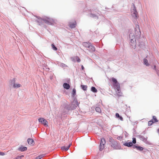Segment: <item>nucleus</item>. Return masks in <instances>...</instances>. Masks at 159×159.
Here are the masks:
<instances>
[{
	"instance_id": "nucleus-1",
	"label": "nucleus",
	"mask_w": 159,
	"mask_h": 159,
	"mask_svg": "<svg viewBox=\"0 0 159 159\" xmlns=\"http://www.w3.org/2000/svg\"><path fill=\"white\" fill-rule=\"evenodd\" d=\"M38 22L40 23V22H44L49 25H54L56 23V20H53L52 18L46 17L43 19L39 20Z\"/></svg>"
},
{
	"instance_id": "nucleus-2",
	"label": "nucleus",
	"mask_w": 159,
	"mask_h": 159,
	"mask_svg": "<svg viewBox=\"0 0 159 159\" xmlns=\"http://www.w3.org/2000/svg\"><path fill=\"white\" fill-rule=\"evenodd\" d=\"M109 142L111 143V147L114 149H120V146L119 143L116 141L114 140L111 137L110 138Z\"/></svg>"
},
{
	"instance_id": "nucleus-3",
	"label": "nucleus",
	"mask_w": 159,
	"mask_h": 159,
	"mask_svg": "<svg viewBox=\"0 0 159 159\" xmlns=\"http://www.w3.org/2000/svg\"><path fill=\"white\" fill-rule=\"evenodd\" d=\"M131 15L134 19H137L138 17V13L137 11L136 8L134 5L131 9Z\"/></svg>"
},
{
	"instance_id": "nucleus-4",
	"label": "nucleus",
	"mask_w": 159,
	"mask_h": 159,
	"mask_svg": "<svg viewBox=\"0 0 159 159\" xmlns=\"http://www.w3.org/2000/svg\"><path fill=\"white\" fill-rule=\"evenodd\" d=\"M111 80L113 82V85L114 89L119 90L120 87V84L117 82V80L113 77L111 78Z\"/></svg>"
},
{
	"instance_id": "nucleus-5",
	"label": "nucleus",
	"mask_w": 159,
	"mask_h": 159,
	"mask_svg": "<svg viewBox=\"0 0 159 159\" xmlns=\"http://www.w3.org/2000/svg\"><path fill=\"white\" fill-rule=\"evenodd\" d=\"M106 140L104 138H102L101 139L99 149L100 151L102 150L105 148V144L106 143Z\"/></svg>"
},
{
	"instance_id": "nucleus-6",
	"label": "nucleus",
	"mask_w": 159,
	"mask_h": 159,
	"mask_svg": "<svg viewBox=\"0 0 159 159\" xmlns=\"http://www.w3.org/2000/svg\"><path fill=\"white\" fill-rule=\"evenodd\" d=\"M38 121L45 126H48V122L47 120L43 118H40L38 119Z\"/></svg>"
},
{
	"instance_id": "nucleus-7",
	"label": "nucleus",
	"mask_w": 159,
	"mask_h": 159,
	"mask_svg": "<svg viewBox=\"0 0 159 159\" xmlns=\"http://www.w3.org/2000/svg\"><path fill=\"white\" fill-rule=\"evenodd\" d=\"M10 83L13 84V87L14 88H17L21 86V85L20 84H17L15 83V79L10 80Z\"/></svg>"
},
{
	"instance_id": "nucleus-8",
	"label": "nucleus",
	"mask_w": 159,
	"mask_h": 159,
	"mask_svg": "<svg viewBox=\"0 0 159 159\" xmlns=\"http://www.w3.org/2000/svg\"><path fill=\"white\" fill-rule=\"evenodd\" d=\"M27 141L28 144L29 145H31V146H33L34 145V140L31 138H29L27 140Z\"/></svg>"
},
{
	"instance_id": "nucleus-9",
	"label": "nucleus",
	"mask_w": 159,
	"mask_h": 159,
	"mask_svg": "<svg viewBox=\"0 0 159 159\" xmlns=\"http://www.w3.org/2000/svg\"><path fill=\"white\" fill-rule=\"evenodd\" d=\"M71 145V144L70 143L69 144V145L68 146L66 147V146H64L62 147H61V149L62 150L67 151L68 150V149H69V148H70V146Z\"/></svg>"
},
{
	"instance_id": "nucleus-10",
	"label": "nucleus",
	"mask_w": 159,
	"mask_h": 159,
	"mask_svg": "<svg viewBox=\"0 0 159 159\" xmlns=\"http://www.w3.org/2000/svg\"><path fill=\"white\" fill-rule=\"evenodd\" d=\"M116 90V92L118 96H122V93L120 91V88L119 89V90Z\"/></svg>"
},
{
	"instance_id": "nucleus-11",
	"label": "nucleus",
	"mask_w": 159,
	"mask_h": 159,
	"mask_svg": "<svg viewBox=\"0 0 159 159\" xmlns=\"http://www.w3.org/2000/svg\"><path fill=\"white\" fill-rule=\"evenodd\" d=\"M133 144L131 142H126L124 143V145L127 146L128 147H130L132 146Z\"/></svg>"
},
{
	"instance_id": "nucleus-12",
	"label": "nucleus",
	"mask_w": 159,
	"mask_h": 159,
	"mask_svg": "<svg viewBox=\"0 0 159 159\" xmlns=\"http://www.w3.org/2000/svg\"><path fill=\"white\" fill-rule=\"evenodd\" d=\"M27 148L26 147L21 146L19 148V150L21 151H24L26 150Z\"/></svg>"
},
{
	"instance_id": "nucleus-13",
	"label": "nucleus",
	"mask_w": 159,
	"mask_h": 159,
	"mask_svg": "<svg viewBox=\"0 0 159 159\" xmlns=\"http://www.w3.org/2000/svg\"><path fill=\"white\" fill-rule=\"evenodd\" d=\"M63 86L65 89H69L70 88V85L66 83H64L63 84Z\"/></svg>"
},
{
	"instance_id": "nucleus-14",
	"label": "nucleus",
	"mask_w": 159,
	"mask_h": 159,
	"mask_svg": "<svg viewBox=\"0 0 159 159\" xmlns=\"http://www.w3.org/2000/svg\"><path fill=\"white\" fill-rule=\"evenodd\" d=\"M70 27L71 28H73L75 27L76 26V22H75L74 23H70Z\"/></svg>"
},
{
	"instance_id": "nucleus-15",
	"label": "nucleus",
	"mask_w": 159,
	"mask_h": 159,
	"mask_svg": "<svg viewBox=\"0 0 159 159\" xmlns=\"http://www.w3.org/2000/svg\"><path fill=\"white\" fill-rule=\"evenodd\" d=\"M88 48H89V50L90 51L94 52L95 50V48L92 45H90L89 47Z\"/></svg>"
},
{
	"instance_id": "nucleus-16",
	"label": "nucleus",
	"mask_w": 159,
	"mask_h": 159,
	"mask_svg": "<svg viewBox=\"0 0 159 159\" xmlns=\"http://www.w3.org/2000/svg\"><path fill=\"white\" fill-rule=\"evenodd\" d=\"M83 45L86 48H89L90 45V43L86 42L83 43Z\"/></svg>"
},
{
	"instance_id": "nucleus-17",
	"label": "nucleus",
	"mask_w": 159,
	"mask_h": 159,
	"mask_svg": "<svg viewBox=\"0 0 159 159\" xmlns=\"http://www.w3.org/2000/svg\"><path fill=\"white\" fill-rule=\"evenodd\" d=\"M143 63L146 66H148L149 65V64L148 62V60L146 58H144L143 60Z\"/></svg>"
},
{
	"instance_id": "nucleus-18",
	"label": "nucleus",
	"mask_w": 159,
	"mask_h": 159,
	"mask_svg": "<svg viewBox=\"0 0 159 159\" xmlns=\"http://www.w3.org/2000/svg\"><path fill=\"white\" fill-rule=\"evenodd\" d=\"M131 36H132V39H131V43H132V41H133V42H134V40H134L135 39V36L134 35H133V34H131L129 35V37L130 38V37Z\"/></svg>"
},
{
	"instance_id": "nucleus-19",
	"label": "nucleus",
	"mask_w": 159,
	"mask_h": 159,
	"mask_svg": "<svg viewBox=\"0 0 159 159\" xmlns=\"http://www.w3.org/2000/svg\"><path fill=\"white\" fill-rule=\"evenodd\" d=\"M96 111L100 113L101 112V109L100 107H97L95 108Z\"/></svg>"
},
{
	"instance_id": "nucleus-20",
	"label": "nucleus",
	"mask_w": 159,
	"mask_h": 159,
	"mask_svg": "<svg viewBox=\"0 0 159 159\" xmlns=\"http://www.w3.org/2000/svg\"><path fill=\"white\" fill-rule=\"evenodd\" d=\"M116 117L119 118V119L121 120H123V118L121 116H120L119 114L118 113H116Z\"/></svg>"
},
{
	"instance_id": "nucleus-21",
	"label": "nucleus",
	"mask_w": 159,
	"mask_h": 159,
	"mask_svg": "<svg viewBox=\"0 0 159 159\" xmlns=\"http://www.w3.org/2000/svg\"><path fill=\"white\" fill-rule=\"evenodd\" d=\"M152 118L153 119L152 120H153L154 123L157 122L158 121V120H157L156 116H153Z\"/></svg>"
},
{
	"instance_id": "nucleus-22",
	"label": "nucleus",
	"mask_w": 159,
	"mask_h": 159,
	"mask_svg": "<svg viewBox=\"0 0 159 159\" xmlns=\"http://www.w3.org/2000/svg\"><path fill=\"white\" fill-rule=\"evenodd\" d=\"M91 90L94 93H96L97 92V89L94 87H92L91 88Z\"/></svg>"
},
{
	"instance_id": "nucleus-23",
	"label": "nucleus",
	"mask_w": 159,
	"mask_h": 159,
	"mask_svg": "<svg viewBox=\"0 0 159 159\" xmlns=\"http://www.w3.org/2000/svg\"><path fill=\"white\" fill-rule=\"evenodd\" d=\"M82 89L84 90H87V86L84 85H81Z\"/></svg>"
},
{
	"instance_id": "nucleus-24",
	"label": "nucleus",
	"mask_w": 159,
	"mask_h": 159,
	"mask_svg": "<svg viewBox=\"0 0 159 159\" xmlns=\"http://www.w3.org/2000/svg\"><path fill=\"white\" fill-rule=\"evenodd\" d=\"M76 94V89H73L72 92V96L74 97Z\"/></svg>"
},
{
	"instance_id": "nucleus-25",
	"label": "nucleus",
	"mask_w": 159,
	"mask_h": 159,
	"mask_svg": "<svg viewBox=\"0 0 159 159\" xmlns=\"http://www.w3.org/2000/svg\"><path fill=\"white\" fill-rule=\"evenodd\" d=\"M135 147L138 149L139 150H140V151H142L143 150V148L142 147H140V146H135Z\"/></svg>"
},
{
	"instance_id": "nucleus-26",
	"label": "nucleus",
	"mask_w": 159,
	"mask_h": 159,
	"mask_svg": "<svg viewBox=\"0 0 159 159\" xmlns=\"http://www.w3.org/2000/svg\"><path fill=\"white\" fill-rule=\"evenodd\" d=\"M24 156L23 155L18 156L15 157L14 159H21Z\"/></svg>"
},
{
	"instance_id": "nucleus-27",
	"label": "nucleus",
	"mask_w": 159,
	"mask_h": 159,
	"mask_svg": "<svg viewBox=\"0 0 159 159\" xmlns=\"http://www.w3.org/2000/svg\"><path fill=\"white\" fill-rule=\"evenodd\" d=\"M52 48L55 51L57 50V48L53 44H52L51 45Z\"/></svg>"
},
{
	"instance_id": "nucleus-28",
	"label": "nucleus",
	"mask_w": 159,
	"mask_h": 159,
	"mask_svg": "<svg viewBox=\"0 0 159 159\" xmlns=\"http://www.w3.org/2000/svg\"><path fill=\"white\" fill-rule=\"evenodd\" d=\"M154 123V122L152 120H150L148 122V125H152L153 123Z\"/></svg>"
},
{
	"instance_id": "nucleus-29",
	"label": "nucleus",
	"mask_w": 159,
	"mask_h": 159,
	"mask_svg": "<svg viewBox=\"0 0 159 159\" xmlns=\"http://www.w3.org/2000/svg\"><path fill=\"white\" fill-rule=\"evenodd\" d=\"M43 157V155H40L36 157L35 159H40Z\"/></svg>"
},
{
	"instance_id": "nucleus-30",
	"label": "nucleus",
	"mask_w": 159,
	"mask_h": 159,
	"mask_svg": "<svg viewBox=\"0 0 159 159\" xmlns=\"http://www.w3.org/2000/svg\"><path fill=\"white\" fill-rule=\"evenodd\" d=\"M135 29L136 30H137V29H138L139 30V32H140L139 27V26L138 25H136Z\"/></svg>"
},
{
	"instance_id": "nucleus-31",
	"label": "nucleus",
	"mask_w": 159,
	"mask_h": 159,
	"mask_svg": "<svg viewBox=\"0 0 159 159\" xmlns=\"http://www.w3.org/2000/svg\"><path fill=\"white\" fill-rule=\"evenodd\" d=\"M132 143L135 144L136 143V139L135 138H133Z\"/></svg>"
},
{
	"instance_id": "nucleus-32",
	"label": "nucleus",
	"mask_w": 159,
	"mask_h": 159,
	"mask_svg": "<svg viewBox=\"0 0 159 159\" xmlns=\"http://www.w3.org/2000/svg\"><path fill=\"white\" fill-rule=\"evenodd\" d=\"M76 59L77 60V61L78 62H80V59L78 57H77Z\"/></svg>"
},
{
	"instance_id": "nucleus-33",
	"label": "nucleus",
	"mask_w": 159,
	"mask_h": 159,
	"mask_svg": "<svg viewBox=\"0 0 159 159\" xmlns=\"http://www.w3.org/2000/svg\"><path fill=\"white\" fill-rule=\"evenodd\" d=\"M5 153L3 152H0V155L1 156H4L5 155Z\"/></svg>"
},
{
	"instance_id": "nucleus-34",
	"label": "nucleus",
	"mask_w": 159,
	"mask_h": 159,
	"mask_svg": "<svg viewBox=\"0 0 159 159\" xmlns=\"http://www.w3.org/2000/svg\"><path fill=\"white\" fill-rule=\"evenodd\" d=\"M81 68H82V70H84V66H83V65H82L81 66Z\"/></svg>"
},
{
	"instance_id": "nucleus-35",
	"label": "nucleus",
	"mask_w": 159,
	"mask_h": 159,
	"mask_svg": "<svg viewBox=\"0 0 159 159\" xmlns=\"http://www.w3.org/2000/svg\"><path fill=\"white\" fill-rule=\"evenodd\" d=\"M156 66H154V69H155V68H156Z\"/></svg>"
}]
</instances>
